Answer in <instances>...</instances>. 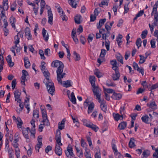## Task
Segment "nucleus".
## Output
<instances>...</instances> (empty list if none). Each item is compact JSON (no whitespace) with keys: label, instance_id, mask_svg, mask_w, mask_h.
Here are the masks:
<instances>
[{"label":"nucleus","instance_id":"1","mask_svg":"<svg viewBox=\"0 0 158 158\" xmlns=\"http://www.w3.org/2000/svg\"><path fill=\"white\" fill-rule=\"evenodd\" d=\"M51 66L54 68H57L56 71L57 80L59 83L62 84L61 79L66 75L65 73H63L64 65L61 61L56 60L53 61L51 64Z\"/></svg>","mask_w":158,"mask_h":158},{"label":"nucleus","instance_id":"2","mask_svg":"<svg viewBox=\"0 0 158 158\" xmlns=\"http://www.w3.org/2000/svg\"><path fill=\"white\" fill-rule=\"evenodd\" d=\"M43 73L46 79V80H44V82H45V85L48 92L52 95H53L54 94L55 89L54 83L52 82L51 80L49 79L50 73L48 70L47 71H44L43 72Z\"/></svg>","mask_w":158,"mask_h":158},{"label":"nucleus","instance_id":"3","mask_svg":"<svg viewBox=\"0 0 158 158\" xmlns=\"http://www.w3.org/2000/svg\"><path fill=\"white\" fill-rule=\"evenodd\" d=\"M89 103V102L87 99H86L84 103L85 108H86L87 106L88 107L87 112L88 114L92 112L94 107V102H91Z\"/></svg>","mask_w":158,"mask_h":158},{"label":"nucleus","instance_id":"4","mask_svg":"<svg viewBox=\"0 0 158 158\" xmlns=\"http://www.w3.org/2000/svg\"><path fill=\"white\" fill-rule=\"evenodd\" d=\"M92 90L93 92L94 96L96 97V99L98 100V102H100L101 101V90L98 87L95 86L93 87Z\"/></svg>","mask_w":158,"mask_h":158},{"label":"nucleus","instance_id":"5","mask_svg":"<svg viewBox=\"0 0 158 158\" xmlns=\"http://www.w3.org/2000/svg\"><path fill=\"white\" fill-rule=\"evenodd\" d=\"M61 132L59 130H57L56 131V135L55 136V139L57 143V145H62V143H61V136L60 135Z\"/></svg>","mask_w":158,"mask_h":158},{"label":"nucleus","instance_id":"6","mask_svg":"<svg viewBox=\"0 0 158 158\" xmlns=\"http://www.w3.org/2000/svg\"><path fill=\"white\" fill-rule=\"evenodd\" d=\"M65 152L66 156L69 158L71 157H73L74 155L73 152V148L71 147L68 146L67 149L65 150Z\"/></svg>","mask_w":158,"mask_h":158},{"label":"nucleus","instance_id":"7","mask_svg":"<svg viewBox=\"0 0 158 158\" xmlns=\"http://www.w3.org/2000/svg\"><path fill=\"white\" fill-rule=\"evenodd\" d=\"M42 137L41 135L38 136L37 139L38 142L37 144L35 146V150L37 151L38 152H39V150L42 146Z\"/></svg>","mask_w":158,"mask_h":158},{"label":"nucleus","instance_id":"8","mask_svg":"<svg viewBox=\"0 0 158 158\" xmlns=\"http://www.w3.org/2000/svg\"><path fill=\"white\" fill-rule=\"evenodd\" d=\"M48 23L51 25L53 24V15L51 9L48 10Z\"/></svg>","mask_w":158,"mask_h":158},{"label":"nucleus","instance_id":"9","mask_svg":"<svg viewBox=\"0 0 158 158\" xmlns=\"http://www.w3.org/2000/svg\"><path fill=\"white\" fill-rule=\"evenodd\" d=\"M99 102L101 103L100 106L101 109L104 112H106L107 111V106L106 102L104 100H101L100 102Z\"/></svg>","mask_w":158,"mask_h":158},{"label":"nucleus","instance_id":"10","mask_svg":"<svg viewBox=\"0 0 158 158\" xmlns=\"http://www.w3.org/2000/svg\"><path fill=\"white\" fill-rule=\"evenodd\" d=\"M25 32L26 36H27V39L28 40L32 39V35L31 34V31L30 28L28 27H26L25 29Z\"/></svg>","mask_w":158,"mask_h":158},{"label":"nucleus","instance_id":"11","mask_svg":"<svg viewBox=\"0 0 158 158\" xmlns=\"http://www.w3.org/2000/svg\"><path fill=\"white\" fill-rule=\"evenodd\" d=\"M147 106L153 110L157 109V105L154 101L151 102L150 103H148Z\"/></svg>","mask_w":158,"mask_h":158},{"label":"nucleus","instance_id":"12","mask_svg":"<svg viewBox=\"0 0 158 158\" xmlns=\"http://www.w3.org/2000/svg\"><path fill=\"white\" fill-rule=\"evenodd\" d=\"M122 97V94L120 93H117L115 92L113 93L112 95L111 96L112 99L116 100H119Z\"/></svg>","mask_w":158,"mask_h":158},{"label":"nucleus","instance_id":"13","mask_svg":"<svg viewBox=\"0 0 158 158\" xmlns=\"http://www.w3.org/2000/svg\"><path fill=\"white\" fill-rule=\"evenodd\" d=\"M55 153L58 156H60L62 154L61 148L59 145L56 144L55 150Z\"/></svg>","mask_w":158,"mask_h":158},{"label":"nucleus","instance_id":"14","mask_svg":"<svg viewBox=\"0 0 158 158\" xmlns=\"http://www.w3.org/2000/svg\"><path fill=\"white\" fill-rule=\"evenodd\" d=\"M72 83L71 80H68L66 81H63V83L62 81V84L60 83L61 85H63L64 87L67 88L71 87L72 86L71 83Z\"/></svg>","mask_w":158,"mask_h":158},{"label":"nucleus","instance_id":"15","mask_svg":"<svg viewBox=\"0 0 158 158\" xmlns=\"http://www.w3.org/2000/svg\"><path fill=\"white\" fill-rule=\"evenodd\" d=\"M106 21V19L105 18L100 19L99 23L97 24V28L98 29L101 28L102 26L104 25Z\"/></svg>","mask_w":158,"mask_h":158},{"label":"nucleus","instance_id":"16","mask_svg":"<svg viewBox=\"0 0 158 158\" xmlns=\"http://www.w3.org/2000/svg\"><path fill=\"white\" fill-rule=\"evenodd\" d=\"M7 62L10 67H12L14 65V63L12 62L11 56L9 55L6 58Z\"/></svg>","mask_w":158,"mask_h":158},{"label":"nucleus","instance_id":"17","mask_svg":"<svg viewBox=\"0 0 158 158\" xmlns=\"http://www.w3.org/2000/svg\"><path fill=\"white\" fill-rule=\"evenodd\" d=\"M65 119H63L62 121L58 123V129L59 130H62L64 129V124L65 123Z\"/></svg>","mask_w":158,"mask_h":158},{"label":"nucleus","instance_id":"18","mask_svg":"<svg viewBox=\"0 0 158 158\" xmlns=\"http://www.w3.org/2000/svg\"><path fill=\"white\" fill-rule=\"evenodd\" d=\"M24 66L26 68H28L30 66V63L27 57H24Z\"/></svg>","mask_w":158,"mask_h":158},{"label":"nucleus","instance_id":"19","mask_svg":"<svg viewBox=\"0 0 158 158\" xmlns=\"http://www.w3.org/2000/svg\"><path fill=\"white\" fill-rule=\"evenodd\" d=\"M127 125V123L126 122H123L120 123L118 127L119 128L120 130H123L126 127Z\"/></svg>","mask_w":158,"mask_h":158},{"label":"nucleus","instance_id":"20","mask_svg":"<svg viewBox=\"0 0 158 158\" xmlns=\"http://www.w3.org/2000/svg\"><path fill=\"white\" fill-rule=\"evenodd\" d=\"M69 98L70 99L71 102L74 104L76 103V101L75 97L74 95V93L72 92L70 96H69Z\"/></svg>","mask_w":158,"mask_h":158},{"label":"nucleus","instance_id":"21","mask_svg":"<svg viewBox=\"0 0 158 158\" xmlns=\"http://www.w3.org/2000/svg\"><path fill=\"white\" fill-rule=\"evenodd\" d=\"M150 154V152L148 150H145L143 152L142 158H147Z\"/></svg>","mask_w":158,"mask_h":158},{"label":"nucleus","instance_id":"22","mask_svg":"<svg viewBox=\"0 0 158 158\" xmlns=\"http://www.w3.org/2000/svg\"><path fill=\"white\" fill-rule=\"evenodd\" d=\"M46 30L44 28H43L42 29V35L43 37L44 38V40L46 41H48V38H49V35L48 34H47V35H46Z\"/></svg>","mask_w":158,"mask_h":158},{"label":"nucleus","instance_id":"23","mask_svg":"<svg viewBox=\"0 0 158 158\" xmlns=\"http://www.w3.org/2000/svg\"><path fill=\"white\" fill-rule=\"evenodd\" d=\"M120 76V74L119 72H118V71H116L115 73V74H112V78L113 79L114 81H117L119 79V77Z\"/></svg>","mask_w":158,"mask_h":158},{"label":"nucleus","instance_id":"24","mask_svg":"<svg viewBox=\"0 0 158 158\" xmlns=\"http://www.w3.org/2000/svg\"><path fill=\"white\" fill-rule=\"evenodd\" d=\"M41 110L43 120H44V121H46L48 122V121L47 120V119H48V117L46 110L44 109H41Z\"/></svg>","mask_w":158,"mask_h":158},{"label":"nucleus","instance_id":"25","mask_svg":"<svg viewBox=\"0 0 158 158\" xmlns=\"http://www.w3.org/2000/svg\"><path fill=\"white\" fill-rule=\"evenodd\" d=\"M8 0H3L2 2V5L3 6V9L4 10H7L9 8V5L7 2Z\"/></svg>","mask_w":158,"mask_h":158},{"label":"nucleus","instance_id":"26","mask_svg":"<svg viewBox=\"0 0 158 158\" xmlns=\"http://www.w3.org/2000/svg\"><path fill=\"white\" fill-rule=\"evenodd\" d=\"M95 77L94 76H91L89 77V81L92 87L96 86L95 85Z\"/></svg>","mask_w":158,"mask_h":158},{"label":"nucleus","instance_id":"27","mask_svg":"<svg viewBox=\"0 0 158 158\" xmlns=\"http://www.w3.org/2000/svg\"><path fill=\"white\" fill-rule=\"evenodd\" d=\"M111 145L114 154L116 156H117L118 154H120L118 151L116 145L113 143H112Z\"/></svg>","mask_w":158,"mask_h":158},{"label":"nucleus","instance_id":"28","mask_svg":"<svg viewBox=\"0 0 158 158\" xmlns=\"http://www.w3.org/2000/svg\"><path fill=\"white\" fill-rule=\"evenodd\" d=\"M14 97L15 98V100H16L18 98V97H20L21 94L20 90L18 89L14 91Z\"/></svg>","mask_w":158,"mask_h":158},{"label":"nucleus","instance_id":"29","mask_svg":"<svg viewBox=\"0 0 158 158\" xmlns=\"http://www.w3.org/2000/svg\"><path fill=\"white\" fill-rule=\"evenodd\" d=\"M149 118V117L147 115L143 116L141 118V119L142 121L147 124H148L149 123L148 122Z\"/></svg>","mask_w":158,"mask_h":158},{"label":"nucleus","instance_id":"30","mask_svg":"<svg viewBox=\"0 0 158 158\" xmlns=\"http://www.w3.org/2000/svg\"><path fill=\"white\" fill-rule=\"evenodd\" d=\"M85 150V151L84 152L85 156L86 158H91V157L90 156L89 150H88L87 148L86 147Z\"/></svg>","mask_w":158,"mask_h":158},{"label":"nucleus","instance_id":"31","mask_svg":"<svg viewBox=\"0 0 158 158\" xmlns=\"http://www.w3.org/2000/svg\"><path fill=\"white\" fill-rule=\"evenodd\" d=\"M73 54L74 56V58L76 61H78L80 60V56L79 55L76 51H74Z\"/></svg>","mask_w":158,"mask_h":158},{"label":"nucleus","instance_id":"32","mask_svg":"<svg viewBox=\"0 0 158 158\" xmlns=\"http://www.w3.org/2000/svg\"><path fill=\"white\" fill-rule=\"evenodd\" d=\"M134 139L133 138H131L129 142V147L130 148H132L135 146L134 143Z\"/></svg>","mask_w":158,"mask_h":158},{"label":"nucleus","instance_id":"33","mask_svg":"<svg viewBox=\"0 0 158 158\" xmlns=\"http://www.w3.org/2000/svg\"><path fill=\"white\" fill-rule=\"evenodd\" d=\"M69 4L73 8H76L77 5V1L76 0H70Z\"/></svg>","mask_w":158,"mask_h":158},{"label":"nucleus","instance_id":"34","mask_svg":"<svg viewBox=\"0 0 158 158\" xmlns=\"http://www.w3.org/2000/svg\"><path fill=\"white\" fill-rule=\"evenodd\" d=\"M113 115L115 120L116 121H118L120 119V117H122V119H123V116L120 115L118 113L116 114H113Z\"/></svg>","mask_w":158,"mask_h":158},{"label":"nucleus","instance_id":"35","mask_svg":"<svg viewBox=\"0 0 158 158\" xmlns=\"http://www.w3.org/2000/svg\"><path fill=\"white\" fill-rule=\"evenodd\" d=\"M89 128H91L95 132H97L99 129L98 127L96 125L93 124L92 123L90 124V125Z\"/></svg>","mask_w":158,"mask_h":158},{"label":"nucleus","instance_id":"36","mask_svg":"<svg viewBox=\"0 0 158 158\" xmlns=\"http://www.w3.org/2000/svg\"><path fill=\"white\" fill-rule=\"evenodd\" d=\"M17 121L18 122V123H17L18 127V128H21L22 125L23 124V122H22V120L20 118H17Z\"/></svg>","mask_w":158,"mask_h":158},{"label":"nucleus","instance_id":"37","mask_svg":"<svg viewBox=\"0 0 158 158\" xmlns=\"http://www.w3.org/2000/svg\"><path fill=\"white\" fill-rule=\"evenodd\" d=\"M94 73L98 78L102 77L103 76L102 73L98 69H96Z\"/></svg>","mask_w":158,"mask_h":158},{"label":"nucleus","instance_id":"38","mask_svg":"<svg viewBox=\"0 0 158 158\" xmlns=\"http://www.w3.org/2000/svg\"><path fill=\"white\" fill-rule=\"evenodd\" d=\"M22 133L23 134V135L27 139H29V136L28 135V134L29 133V131L27 130H22Z\"/></svg>","mask_w":158,"mask_h":158},{"label":"nucleus","instance_id":"39","mask_svg":"<svg viewBox=\"0 0 158 158\" xmlns=\"http://www.w3.org/2000/svg\"><path fill=\"white\" fill-rule=\"evenodd\" d=\"M158 7V0L155 3L153 8L152 11L151 13L152 15H153V13L155 11H157V9Z\"/></svg>","mask_w":158,"mask_h":158},{"label":"nucleus","instance_id":"40","mask_svg":"<svg viewBox=\"0 0 158 158\" xmlns=\"http://www.w3.org/2000/svg\"><path fill=\"white\" fill-rule=\"evenodd\" d=\"M81 18V16L80 15H77L75 16L74 18V20L76 23L79 24L81 23L80 21Z\"/></svg>","mask_w":158,"mask_h":158},{"label":"nucleus","instance_id":"41","mask_svg":"<svg viewBox=\"0 0 158 158\" xmlns=\"http://www.w3.org/2000/svg\"><path fill=\"white\" fill-rule=\"evenodd\" d=\"M139 56L140 58L139 63L141 64L144 63L147 58L142 55H139Z\"/></svg>","mask_w":158,"mask_h":158},{"label":"nucleus","instance_id":"42","mask_svg":"<svg viewBox=\"0 0 158 158\" xmlns=\"http://www.w3.org/2000/svg\"><path fill=\"white\" fill-rule=\"evenodd\" d=\"M83 124L84 126L88 127H89L90 125V124L92 123L89 122V121H88L86 119H84L83 120Z\"/></svg>","mask_w":158,"mask_h":158},{"label":"nucleus","instance_id":"43","mask_svg":"<svg viewBox=\"0 0 158 158\" xmlns=\"http://www.w3.org/2000/svg\"><path fill=\"white\" fill-rule=\"evenodd\" d=\"M143 13H144V11L143 10H140L138 12V13L136 14L135 17L134 18L133 20H134V21L135 20H136L138 17L142 16L143 14Z\"/></svg>","mask_w":158,"mask_h":158},{"label":"nucleus","instance_id":"44","mask_svg":"<svg viewBox=\"0 0 158 158\" xmlns=\"http://www.w3.org/2000/svg\"><path fill=\"white\" fill-rule=\"evenodd\" d=\"M60 17L63 21H66L67 20V17L65 14L64 13L63 11H62V13L60 14Z\"/></svg>","mask_w":158,"mask_h":158},{"label":"nucleus","instance_id":"45","mask_svg":"<svg viewBox=\"0 0 158 158\" xmlns=\"http://www.w3.org/2000/svg\"><path fill=\"white\" fill-rule=\"evenodd\" d=\"M109 1L107 0H102L101 4H99V6L102 7V6L106 5L108 6V1Z\"/></svg>","mask_w":158,"mask_h":158},{"label":"nucleus","instance_id":"46","mask_svg":"<svg viewBox=\"0 0 158 158\" xmlns=\"http://www.w3.org/2000/svg\"><path fill=\"white\" fill-rule=\"evenodd\" d=\"M110 34V33L109 31H107V32L106 34H102V39L106 40L107 37H109Z\"/></svg>","mask_w":158,"mask_h":158},{"label":"nucleus","instance_id":"47","mask_svg":"<svg viewBox=\"0 0 158 158\" xmlns=\"http://www.w3.org/2000/svg\"><path fill=\"white\" fill-rule=\"evenodd\" d=\"M17 4L16 1L14 2L10 6V9L12 11H14L16 9Z\"/></svg>","mask_w":158,"mask_h":158},{"label":"nucleus","instance_id":"48","mask_svg":"<svg viewBox=\"0 0 158 158\" xmlns=\"http://www.w3.org/2000/svg\"><path fill=\"white\" fill-rule=\"evenodd\" d=\"M141 43L142 41L141 39L140 38H138L136 42V44L138 48H139L141 46Z\"/></svg>","mask_w":158,"mask_h":158},{"label":"nucleus","instance_id":"49","mask_svg":"<svg viewBox=\"0 0 158 158\" xmlns=\"http://www.w3.org/2000/svg\"><path fill=\"white\" fill-rule=\"evenodd\" d=\"M148 34V31L146 30H144L142 31L141 35V38L142 39L145 38Z\"/></svg>","mask_w":158,"mask_h":158},{"label":"nucleus","instance_id":"50","mask_svg":"<svg viewBox=\"0 0 158 158\" xmlns=\"http://www.w3.org/2000/svg\"><path fill=\"white\" fill-rule=\"evenodd\" d=\"M15 47H17V45L19 43V38L18 35H17L15 36Z\"/></svg>","mask_w":158,"mask_h":158},{"label":"nucleus","instance_id":"51","mask_svg":"<svg viewBox=\"0 0 158 158\" xmlns=\"http://www.w3.org/2000/svg\"><path fill=\"white\" fill-rule=\"evenodd\" d=\"M94 36V35L93 34H89L88 37L87 38V40L88 43H89L91 42L93 40V37Z\"/></svg>","mask_w":158,"mask_h":158},{"label":"nucleus","instance_id":"52","mask_svg":"<svg viewBox=\"0 0 158 158\" xmlns=\"http://www.w3.org/2000/svg\"><path fill=\"white\" fill-rule=\"evenodd\" d=\"M33 115L34 118L36 117L38 118L39 117V111L36 110H34L33 111Z\"/></svg>","mask_w":158,"mask_h":158},{"label":"nucleus","instance_id":"53","mask_svg":"<svg viewBox=\"0 0 158 158\" xmlns=\"http://www.w3.org/2000/svg\"><path fill=\"white\" fill-rule=\"evenodd\" d=\"M104 90L109 94L113 93V94L115 92L114 90L110 88L106 89L104 88Z\"/></svg>","mask_w":158,"mask_h":158},{"label":"nucleus","instance_id":"54","mask_svg":"<svg viewBox=\"0 0 158 158\" xmlns=\"http://www.w3.org/2000/svg\"><path fill=\"white\" fill-rule=\"evenodd\" d=\"M129 4V2L127 4H125L124 5V14H125L128 12L129 10V8H128V5Z\"/></svg>","mask_w":158,"mask_h":158},{"label":"nucleus","instance_id":"55","mask_svg":"<svg viewBox=\"0 0 158 158\" xmlns=\"http://www.w3.org/2000/svg\"><path fill=\"white\" fill-rule=\"evenodd\" d=\"M123 37L122 35L120 34H119L118 37H117L116 41L118 43H122V39Z\"/></svg>","mask_w":158,"mask_h":158},{"label":"nucleus","instance_id":"56","mask_svg":"<svg viewBox=\"0 0 158 158\" xmlns=\"http://www.w3.org/2000/svg\"><path fill=\"white\" fill-rule=\"evenodd\" d=\"M17 84L16 83V80L14 79L12 81L11 83V86H12V88L13 89H15L16 85Z\"/></svg>","mask_w":158,"mask_h":158},{"label":"nucleus","instance_id":"57","mask_svg":"<svg viewBox=\"0 0 158 158\" xmlns=\"http://www.w3.org/2000/svg\"><path fill=\"white\" fill-rule=\"evenodd\" d=\"M44 53L46 56H49L51 55L50 51L49 48H47L45 50Z\"/></svg>","mask_w":158,"mask_h":158},{"label":"nucleus","instance_id":"58","mask_svg":"<svg viewBox=\"0 0 158 158\" xmlns=\"http://www.w3.org/2000/svg\"><path fill=\"white\" fill-rule=\"evenodd\" d=\"M106 53V51L104 49H102L101 50L100 56L101 57H103L105 56Z\"/></svg>","mask_w":158,"mask_h":158},{"label":"nucleus","instance_id":"59","mask_svg":"<svg viewBox=\"0 0 158 158\" xmlns=\"http://www.w3.org/2000/svg\"><path fill=\"white\" fill-rule=\"evenodd\" d=\"M16 156L17 158H20V151L19 148L16 149L15 150Z\"/></svg>","mask_w":158,"mask_h":158},{"label":"nucleus","instance_id":"60","mask_svg":"<svg viewBox=\"0 0 158 158\" xmlns=\"http://www.w3.org/2000/svg\"><path fill=\"white\" fill-rule=\"evenodd\" d=\"M41 66L40 67L42 71H43V70H44L45 69L46 67L44 66L45 63L43 61H42L41 62Z\"/></svg>","mask_w":158,"mask_h":158},{"label":"nucleus","instance_id":"61","mask_svg":"<svg viewBox=\"0 0 158 158\" xmlns=\"http://www.w3.org/2000/svg\"><path fill=\"white\" fill-rule=\"evenodd\" d=\"M117 60L118 61L120 62L121 64H123V57L121 55L117 56Z\"/></svg>","mask_w":158,"mask_h":158},{"label":"nucleus","instance_id":"62","mask_svg":"<svg viewBox=\"0 0 158 158\" xmlns=\"http://www.w3.org/2000/svg\"><path fill=\"white\" fill-rule=\"evenodd\" d=\"M83 31V27L81 26L80 25L79 27L78 28L77 30V32L78 34H79L81 33Z\"/></svg>","mask_w":158,"mask_h":158},{"label":"nucleus","instance_id":"63","mask_svg":"<svg viewBox=\"0 0 158 158\" xmlns=\"http://www.w3.org/2000/svg\"><path fill=\"white\" fill-rule=\"evenodd\" d=\"M90 20L91 22L94 21L96 19V16L93 15L91 14L90 16Z\"/></svg>","mask_w":158,"mask_h":158},{"label":"nucleus","instance_id":"64","mask_svg":"<svg viewBox=\"0 0 158 158\" xmlns=\"http://www.w3.org/2000/svg\"><path fill=\"white\" fill-rule=\"evenodd\" d=\"M158 87V83H157L153 85L151 88V90H151L153 89H156Z\"/></svg>","mask_w":158,"mask_h":158}]
</instances>
